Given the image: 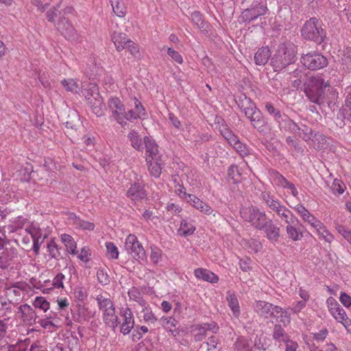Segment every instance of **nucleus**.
I'll return each mask as SVG.
<instances>
[{
	"label": "nucleus",
	"instance_id": "f257e3e1",
	"mask_svg": "<svg viewBox=\"0 0 351 351\" xmlns=\"http://www.w3.org/2000/svg\"><path fill=\"white\" fill-rule=\"evenodd\" d=\"M304 93L310 101L319 106H327L333 109L338 98L336 90L330 86L328 81L316 75L309 77L304 84Z\"/></svg>",
	"mask_w": 351,
	"mask_h": 351
},
{
	"label": "nucleus",
	"instance_id": "f03ea898",
	"mask_svg": "<svg viewBox=\"0 0 351 351\" xmlns=\"http://www.w3.org/2000/svg\"><path fill=\"white\" fill-rule=\"evenodd\" d=\"M240 110L250 121L252 126L261 133H267V122L255 104L245 95H241L236 101Z\"/></svg>",
	"mask_w": 351,
	"mask_h": 351
},
{
	"label": "nucleus",
	"instance_id": "7ed1b4c3",
	"mask_svg": "<svg viewBox=\"0 0 351 351\" xmlns=\"http://www.w3.org/2000/svg\"><path fill=\"white\" fill-rule=\"evenodd\" d=\"M295 47L292 43H280L271 58V64L275 71H281L293 64L295 59Z\"/></svg>",
	"mask_w": 351,
	"mask_h": 351
},
{
	"label": "nucleus",
	"instance_id": "20e7f679",
	"mask_svg": "<svg viewBox=\"0 0 351 351\" xmlns=\"http://www.w3.org/2000/svg\"><path fill=\"white\" fill-rule=\"evenodd\" d=\"M82 93L93 112L97 117H101L103 114V99L99 93L97 85L95 83H89Z\"/></svg>",
	"mask_w": 351,
	"mask_h": 351
},
{
	"label": "nucleus",
	"instance_id": "39448f33",
	"mask_svg": "<svg viewBox=\"0 0 351 351\" xmlns=\"http://www.w3.org/2000/svg\"><path fill=\"white\" fill-rule=\"evenodd\" d=\"M301 34L304 38L313 40L318 44L324 42L326 38V32L316 18H311L306 21L301 29Z\"/></svg>",
	"mask_w": 351,
	"mask_h": 351
},
{
	"label": "nucleus",
	"instance_id": "423d86ee",
	"mask_svg": "<svg viewBox=\"0 0 351 351\" xmlns=\"http://www.w3.org/2000/svg\"><path fill=\"white\" fill-rule=\"evenodd\" d=\"M256 312L265 318L272 317H289L287 312L278 306H274L265 301H256L254 305Z\"/></svg>",
	"mask_w": 351,
	"mask_h": 351
},
{
	"label": "nucleus",
	"instance_id": "0eeeda50",
	"mask_svg": "<svg viewBox=\"0 0 351 351\" xmlns=\"http://www.w3.org/2000/svg\"><path fill=\"white\" fill-rule=\"evenodd\" d=\"M300 62L307 69L315 71L324 68L328 64L327 58L319 53L309 52L303 54Z\"/></svg>",
	"mask_w": 351,
	"mask_h": 351
},
{
	"label": "nucleus",
	"instance_id": "6e6552de",
	"mask_svg": "<svg viewBox=\"0 0 351 351\" xmlns=\"http://www.w3.org/2000/svg\"><path fill=\"white\" fill-rule=\"evenodd\" d=\"M125 249L135 259L143 260L145 257V251L134 234H130L127 237Z\"/></svg>",
	"mask_w": 351,
	"mask_h": 351
},
{
	"label": "nucleus",
	"instance_id": "1a4fd4ad",
	"mask_svg": "<svg viewBox=\"0 0 351 351\" xmlns=\"http://www.w3.org/2000/svg\"><path fill=\"white\" fill-rule=\"evenodd\" d=\"M268 11L266 3L254 2L250 8L242 12V17L245 21L250 22L258 17L265 15Z\"/></svg>",
	"mask_w": 351,
	"mask_h": 351
},
{
	"label": "nucleus",
	"instance_id": "9d476101",
	"mask_svg": "<svg viewBox=\"0 0 351 351\" xmlns=\"http://www.w3.org/2000/svg\"><path fill=\"white\" fill-rule=\"evenodd\" d=\"M219 327L215 322L204 323L202 324H196L192 326L191 332L195 341H202L207 335L208 331L213 333H217Z\"/></svg>",
	"mask_w": 351,
	"mask_h": 351
},
{
	"label": "nucleus",
	"instance_id": "9b49d317",
	"mask_svg": "<svg viewBox=\"0 0 351 351\" xmlns=\"http://www.w3.org/2000/svg\"><path fill=\"white\" fill-rule=\"evenodd\" d=\"M109 107L112 110V115L114 119L121 125L126 123L125 121V109L121 100L117 97H114L109 101Z\"/></svg>",
	"mask_w": 351,
	"mask_h": 351
},
{
	"label": "nucleus",
	"instance_id": "f8f14e48",
	"mask_svg": "<svg viewBox=\"0 0 351 351\" xmlns=\"http://www.w3.org/2000/svg\"><path fill=\"white\" fill-rule=\"evenodd\" d=\"M120 315L123 317L121 332L124 335L130 332L134 326V319L132 311L129 308H121Z\"/></svg>",
	"mask_w": 351,
	"mask_h": 351
},
{
	"label": "nucleus",
	"instance_id": "ddd939ff",
	"mask_svg": "<svg viewBox=\"0 0 351 351\" xmlns=\"http://www.w3.org/2000/svg\"><path fill=\"white\" fill-rule=\"evenodd\" d=\"M127 195L132 201L137 203L146 199L147 193L141 184L138 182L130 186L127 192Z\"/></svg>",
	"mask_w": 351,
	"mask_h": 351
},
{
	"label": "nucleus",
	"instance_id": "4468645a",
	"mask_svg": "<svg viewBox=\"0 0 351 351\" xmlns=\"http://www.w3.org/2000/svg\"><path fill=\"white\" fill-rule=\"evenodd\" d=\"M57 29L68 40H73L76 36L75 29L65 18L58 21Z\"/></svg>",
	"mask_w": 351,
	"mask_h": 351
},
{
	"label": "nucleus",
	"instance_id": "2eb2a0df",
	"mask_svg": "<svg viewBox=\"0 0 351 351\" xmlns=\"http://www.w3.org/2000/svg\"><path fill=\"white\" fill-rule=\"evenodd\" d=\"M23 321L32 325L36 323L38 317L36 311L28 304L21 305L19 308Z\"/></svg>",
	"mask_w": 351,
	"mask_h": 351
},
{
	"label": "nucleus",
	"instance_id": "dca6fc26",
	"mask_svg": "<svg viewBox=\"0 0 351 351\" xmlns=\"http://www.w3.org/2000/svg\"><path fill=\"white\" fill-rule=\"evenodd\" d=\"M195 276L199 279L210 283H217L219 281L218 276L208 269L197 268L194 271Z\"/></svg>",
	"mask_w": 351,
	"mask_h": 351
},
{
	"label": "nucleus",
	"instance_id": "f3484780",
	"mask_svg": "<svg viewBox=\"0 0 351 351\" xmlns=\"http://www.w3.org/2000/svg\"><path fill=\"white\" fill-rule=\"evenodd\" d=\"M271 221H267L264 225L261 226L259 221H256V223H253L257 228H265L267 237L269 240L276 241L279 237V228L274 226L271 223Z\"/></svg>",
	"mask_w": 351,
	"mask_h": 351
},
{
	"label": "nucleus",
	"instance_id": "a211bd4d",
	"mask_svg": "<svg viewBox=\"0 0 351 351\" xmlns=\"http://www.w3.org/2000/svg\"><path fill=\"white\" fill-rule=\"evenodd\" d=\"M144 143L145 145L147 154L146 161L149 162V159L154 160L158 158V145L155 141L150 139L149 137H145L144 138Z\"/></svg>",
	"mask_w": 351,
	"mask_h": 351
},
{
	"label": "nucleus",
	"instance_id": "6ab92c4d",
	"mask_svg": "<svg viewBox=\"0 0 351 351\" xmlns=\"http://www.w3.org/2000/svg\"><path fill=\"white\" fill-rule=\"evenodd\" d=\"M187 202L189 203L192 206L195 208L197 210L205 214H211L213 209L207 204L203 202L200 199L197 197L195 195H192L188 196Z\"/></svg>",
	"mask_w": 351,
	"mask_h": 351
},
{
	"label": "nucleus",
	"instance_id": "aec40b11",
	"mask_svg": "<svg viewBox=\"0 0 351 351\" xmlns=\"http://www.w3.org/2000/svg\"><path fill=\"white\" fill-rule=\"evenodd\" d=\"M271 56V51L268 47L260 48L254 56L255 63L257 65H265Z\"/></svg>",
	"mask_w": 351,
	"mask_h": 351
},
{
	"label": "nucleus",
	"instance_id": "412c9836",
	"mask_svg": "<svg viewBox=\"0 0 351 351\" xmlns=\"http://www.w3.org/2000/svg\"><path fill=\"white\" fill-rule=\"evenodd\" d=\"M111 40L113 42L117 50L119 51L123 50L124 47H125L128 43V41L130 40V39L127 38L125 34L116 32L112 34Z\"/></svg>",
	"mask_w": 351,
	"mask_h": 351
},
{
	"label": "nucleus",
	"instance_id": "4be33fe9",
	"mask_svg": "<svg viewBox=\"0 0 351 351\" xmlns=\"http://www.w3.org/2000/svg\"><path fill=\"white\" fill-rule=\"evenodd\" d=\"M103 319L106 326L114 329L119 324L118 317L115 315V308L104 312Z\"/></svg>",
	"mask_w": 351,
	"mask_h": 351
},
{
	"label": "nucleus",
	"instance_id": "5701e85b",
	"mask_svg": "<svg viewBox=\"0 0 351 351\" xmlns=\"http://www.w3.org/2000/svg\"><path fill=\"white\" fill-rule=\"evenodd\" d=\"M283 117L284 119L279 124V126L287 131H289L296 134L299 130L300 123H295L287 115Z\"/></svg>",
	"mask_w": 351,
	"mask_h": 351
},
{
	"label": "nucleus",
	"instance_id": "b1692460",
	"mask_svg": "<svg viewBox=\"0 0 351 351\" xmlns=\"http://www.w3.org/2000/svg\"><path fill=\"white\" fill-rule=\"evenodd\" d=\"M8 320V319L0 320V350L9 346L8 341L6 339V334L8 328L7 323Z\"/></svg>",
	"mask_w": 351,
	"mask_h": 351
},
{
	"label": "nucleus",
	"instance_id": "393cba45",
	"mask_svg": "<svg viewBox=\"0 0 351 351\" xmlns=\"http://www.w3.org/2000/svg\"><path fill=\"white\" fill-rule=\"evenodd\" d=\"M227 302L228 303V306L230 308L233 315L236 317H239L240 315V307L239 305V302L234 294L231 293L230 292H228V295L226 297Z\"/></svg>",
	"mask_w": 351,
	"mask_h": 351
},
{
	"label": "nucleus",
	"instance_id": "a878e982",
	"mask_svg": "<svg viewBox=\"0 0 351 351\" xmlns=\"http://www.w3.org/2000/svg\"><path fill=\"white\" fill-rule=\"evenodd\" d=\"M344 118L351 122V90L347 91L345 94L344 106L340 109Z\"/></svg>",
	"mask_w": 351,
	"mask_h": 351
},
{
	"label": "nucleus",
	"instance_id": "bb28decb",
	"mask_svg": "<svg viewBox=\"0 0 351 351\" xmlns=\"http://www.w3.org/2000/svg\"><path fill=\"white\" fill-rule=\"evenodd\" d=\"M61 240L65 245L67 251L71 254H76L77 245L73 240V237L67 234H62L61 235Z\"/></svg>",
	"mask_w": 351,
	"mask_h": 351
},
{
	"label": "nucleus",
	"instance_id": "cd10ccee",
	"mask_svg": "<svg viewBox=\"0 0 351 351\" xmlns=\"http://www.w3.org/2000/svg\"><path fill=\"white\" fill-rule=\"evenodd\" d=\"M311 145L317 150L322 149L326 143L325 136L319 133L313 132V136L310 140Z\"/></svg>",
	"mask_w": 351,
	"mask_h": 351
},
{
	"label": "nucleus",
	"instance_id": "c85d7f7f",
	"mask_svg": "<svg viewBox=\"0 0 351 351\" xmlns=\"http://www.w3.org/2000/svg\"><path fill=\"white\" fill-rule=\"evenodd\" d=\"M221 134L223 136V138L228 142V143L231 145L232 143L235 144L237 142L238 137L233 134L231 130L226 125H222L219 127V129Z\"/></svg>",
	"mask_w": 351,
	"mask_h": 351
},
{
	"label": "nucleus",
	"instance_id": "c756f323",
	"mask_svg": "<svg viewBox=\"0 0 351 351\" xmlns=\"http://www.w3.org/2000/svg\"><path fill=\"white\" fill-rule=\"evenodd\" d=\"M96 300L99 309L103 310L104 312H106L107 310L108 311L114 308L112 302L109 298H106L102 295H98Z\"/></svg>",
	"mask_w": 351,
	"mask_h": 351
},
{
	"label": "nucleus",
	"instance_id": "7c9ffc66",
	"mask_svg": "<svg viewBox=\"0 0 351 351\" xmlns=\"http://www.w3.org/2000/svg\"><path fill=\"white\" fill-rule=\"evenodd\" d=\"M195 230V227L190 221H181L178 232L180 235L187 237L192 234Z\"/></svg>",
	"mask_w": 351,
	"mask_h": 351
},
{
	"label": "nucleus",
	"instance_id": "2f4dec72",
	"mask_svg": "<svg viewBox=\"0 0 351 351\" xmlns=\"http://www.w3.org/2000/svg\"><path fill=\"white\" fill-rule=\"evenodd\" d=\"M265 109L270 115L274 117L275 120L278 123V124H280L284 119L283 117H286L285 114H282L278 109L276 108L269 102L265 103Z\"/></svg>",
	"mask_w": 351,
	"mask_h": 351
},
{
	"label": "nucleus",
	"instance_id": "473e14b6",
	"mask_svg": "<svg viewBox=\"0 0 351 351\" xmlns=\"http://www.w3.org/2000/svg\"><path fill=\"white\" fill-rule=\"evenodd\" d=\"M313 130L307 125L300 123L297 135L306 142H309L313 136Z\"/></svg>",
	"mask_w": 351,
	"mask_h": 351
},
{
	"label": "nucleus",
	"instance_id": "72a5a7b5",
	"mask_svg": "<svg viewBox=\"0 0 351 351\" xmlns=\"http://www.w3.org/2000/svg\"><path fill=\"white\" fill-rule=\"evenodd\" d=\"M114 14L119 16L123 17L126 14V7L121 1L119 0H110Z\"/></svg>",
	"mask_w": 351,
	"mask_h": 351
},
{
	"label": "nucleus",
	"instance_id": "f704fd0d",
	"mask_svg": "<svg viewBox=\"0 0 351 351\" xmlns=\"http://www.w3.org/2000/svg\"><path fill=\"white\" fill-rule=\"evenodd\" d=\"M162 326L167 330L168 331L171 332L172 335L176 336L174 334V332H176V326L178 324V322L176 319L172 317H166V318H162Z\"/></svg>",
	"mask_w": 351,
	"mask_h": 351
},
{
	"label": "nucleus",
	"instance_id": "c9c22d12",
	"mask_svg": "<svg viewBox=\"0 0 351 351\" xmlns=\"http://www.w3.org/2000/svg\"><path fill=\"white\" fill-rule=\"evenodd\" d=\"M147 162L149 164L148 168L151 174L156 178L158 177L162 170L161 165L158 162V158L154 160L149 159V162Z\"/></svg>",
	"mask_w": 351,
	"mask_h": 351
},
{
	"label": "nucleus",
	"instance_id": "e433bc0d",
	"mask_svg": "<svg viewBox=\"0 0 351 351\" xmlns=\"http://www.w3.org/2000/svg\"><path fill=\"white\" fill-rule=\"evenodd\" d=\"M128 138L131 141L132 146L136 150L141 151L143 149V143L141 136L135 131H132L128 134Z\"/></svg>",
	"mask_w": 351,
	"mask_h": 351
},
{
	"label": "nucleus",
	"instance_id": "4c0bfd02",
	"mask_svg": "<svg viewBox=\"0 0 351 351\" xmlns=\"http://www.w3.org/2000/svg\"><path fill=\"white\" fill-rule=\"evenodd\" d=\"M191 21L199 29L202 31L206 30V23L199 12L196 11L191 14Z\"/></svg>",
	"mask_w": 351,
	"mask_h": 351
},
{
	"label": "nucleus",
	"instance_id": "58836bf2",
	"mask_svg": "<svg viewBox=\"0 0 351 351\" xmlns=\"http://www.w3.org/2000/svg\"><path fill=\"white\" fill-rule=\"evenodd\" d=\"M341 61L345 66V69L351 70V47H348L343 51Z\"/></svg>",
	"mask_w": 351,
	"mask_h": 351
},
{
	"label": "nucleus",
	"instance_id": "ea45409f",
	"mask_svg": "<svg viewBox=\"0 0 351 351\" xmlns=\"http://www.w3.org/2000/svg\"><path fill=\"white\" fill-rule=\"evenodd\" d=\"M234 149L237 152V153L242 157L247 156L250 154V150L248 149V147L242 143L239 138H237V142L234 143H232L231 145Z\"/></svg>",
	"mask_w": 351,
	"mask_h": 351
},
{
	"label": "nucleus",
	"instance_id": "a19ab883",
	"mask_svg": "<svg viewBox=\"0 0 351 351\" xmlns=\"http://www.w3.org/2000/svg\"><path fill=\"white\" fill-rule=\"evenodd\" d=\"M234 345L238 351H252V350L248 340L242 337L237 340Z\"/></svg>",
	"mask_w": 351,
	"mask_h": 351
},
{
	"label": "nucleus",
	"instance_id": "79ce46f5",
	"mask_svg": "<svg viewBox=\"0 0 351 351\" xmlns=\"http://www.w3.org/2000/svg\"><path fill=\"white\" fill-rule=\"evenodd\" d=\"M107 270L108 269H99L97 272V280L102 285H108L110 282Z\"/></svg>",
	"mask_w": 351,
	"mask_h": 351
},
{
	"label": "nucleus",
	"instance_id": "37998d69",
	"mask_svg": "<svg viewBox=\"0 0 351 351\" xmlns=\"http://www.w3.org/2000/svg\"><path fill=\"white\" fill-rule=\"evenodd\" d=\"M35 308L46 312L49 308V303L43 297H37L33 302Z\"/></svg>",
	"mask_w": 351,
	"mask_h": 351
},
{
	"label": "nucleus",
	"instance_id": "c03bdc74",
	"mask_svg": "<svg viewBox=\"0 0 351 351\" xmlns=\"http://www.w3.org/2000/svg\"><path fill=\"white\" fill-rule=\"evenodd\" d=\"M106 251L108 256L112 259H117L119 257L118 248L112 242L106 243Z\"/></svg>",
	"mask_w": 351,
	"mask_h": 351
},
{
	"label": "nucleus",
	"instance_id": "a18cd8bd",
	"mask_svg": "<svg viewBox=\"0 0 351 351\" xmlns=\"http://www.w3.org/2000/svg\"><path fill=\"white\" fill-rule=\"evenodd\" d=\"M61 84L67 91L77 93L78 86L73 79H64L62 80Z\"/></svg>",
	"mask_w": 351,
	"mask_h": 351
},
{
	"label": "nucleus",
	"instance_id": "49530a36",
	"mask_svg": "<svg viewBox=\"0 0 351 351\" xmlns=\"http://www.w3.org/2000/svg\"><path fill=\"white\" fill-rule=\"evenodd\" d=\"M271 176L273 178L276 184L283 188L286 186V184L288 182V180L278 171H272L271 173Z\"/></svg>",
	"mask_w": 351,
	"mask_h": 351
},
{
	"label": "nucleus",
	"instance_id": "de8ad7c7",
	"mask_svg": "<svg viewBox=\"0 0 351 351\" xmlns=\"http://www.w3.org/2000/svg\"><path fill=\"white\" fill-rule=\"evenodd\" d=\"M262 197L271 209L273 210L276 209V208H279L280 203L278 201L274 199L268 193H263Z\"/></svg>",
	"mask_w": 351,
	"mask_h": 351
},
{
	"label": "nucleus",
	"instance_id": "09e8293b",
	"mask_svg": "<svg viewBox=\"0 0 351 351\" xmlns=\"http://www.w3.org/2000/svg\"><path fill=\"white\" fill-rule=\"evenodd\" d=\"M162 252L158 247H152L150 259L154 264L158 263L162 259Z\"/></svg>",
	"mask_w": 351,
	"mask_h": 351
},
{
	"label": "nucleus",
	"instance_id": "8fccbe9b",
	"mask_svg": "<svg viewBox=\"0 0 351 351\" xmlns=\"http://www.w3.org/2000/svg\"><path fill=\"white\" fill-rule=\"evenodd\" d=\"M28 232L31 234L33 239H39L41 240L43 237H45V235H43L42 230L34 226L27 229Z\"/></svg>",
	"mask_w": 351,
	"mask_h": 351
},
{
	"label": "nucleus",
	"instance_id": "3c124183",
	"mask_svg": "<svg viewBox=\"0 0 351 351\" xmlns=\"http://www.w3.org/2000/svg\"><path fill=\"white\" fill-rule=\"evenodd\" d=\"M245 210L250 214V219H261L265 216V213L256 208H248Z\"/></svg>",
	"mask_w": 351,
	"mask_h": 351
},
{
	"label": "nucleus",
	"instance_id": "603ef678",
	"mask_svg": "<svg viewBox=\"0 0 351 351\" xmlns=\"http://www.w3.org/2000/svg\"><path fill=\"white\" fill-rule=\"evenodd\" d=\"M47 249L52 258H56L60 255L58 249V245L53 241H50L47 243Z\"/></svg>",
	"mask_w": 351,
	"mask_h": 351
},
{
	"label": "nucleus",
	"instance_id": "864d4df0",
	"mask_svg": "<svg viewBox=\"0 0 351 351\" xmlns=\"http://www.w3.org/2000/svg\"><path fill=\"white\" fill-rule=\"evenodd\" d=\"M134 108H133L137 113V117L141 119L143 116L145 115V110L141 103L136 97L134 98Z\"/></svg>",
	"mask_w": 351,
	"mask_h": 351
},
{
	"label": "nucleus",
	"instance_id": "5fc2aeb1",
	"mask_svg": "<svg viewBox=\"0 0 351 351\" xmlns=\"http://www.w3.org/2000/svg\"><path fill=\"white\" fill-rule=\"evenodd\" d=\"M167 53L178 64H182L183 62L181 55L173 48L169 47L167 49Z\"/></svg>",
	"mask_w": 351,
	"mask_h": 351
},
{
	"label": "nucleus",
	"instance_id": "6e6d98bb",
	"mask_svg": "<svg viewBox=\"0 0 351 351\" xmlns=\"http://www.w3.org/2000/svg\"><path fill=\"white\" fill-rule=\"evenodd\" d=\"M326 303L331 315L335 314L337 312V308L341 306L338 302L332 297H330L327 299Z\"/></svg>",
	"mask_w": 351,
	"mask_h": 351
},
{
	"label": "nucleus",
	"instance_id": "4d7b16f0",
	"mask_svg": "<svg viewBox=\"0 0 351 351\" xmlns=\"http://www.w3.org/2000/svg\"><path fill=\"white\" fill-rule=\"evenodd\" d=\"M126 49L129 51V52L131 53L132 56H136L138 52L139 49L137 45L135 44V43L131 40L128 41L127 45L125 47H124V49Z\"/></svg>",
	"mask_w": 351,
	"mask_h": 351
},
{
	"label": "nucleus",
	"instance_id": "13d9d810",
	"mask_svg": "<svg viewBox=\"0 0 351 351\" xmlns=\"http://www.w3.org/2000/svg\"><path fill=\"white\" fill-rule=\"evenodd\" d=\"M310 223L311 226L316 229L317 234L320 237L324 232H326V228L322 226L320 221H313L311 223V221H307Z\"/></svg>",
	"mask_w": 351,
	"mask_h": 351
},
{
	"label": "nucleus",
	"instance_id": "bf43d9fd",
	"mask_svg": "<svg viewBox=\"0 0 351 351\" xmlns=\"http://www.w3.org/2000/svg\"><path fill=\"white\" fill-rule=\"evenodd\" d=\"M275 210L280 217L289 218L291 215V213L289 210L287 209L285 207H283L279 204V208H276V209H273Z\"/></svg>",
	"mask_w": 351,
	"mask_h": 351
},
{
	"label": "nucleus",
	"instance_id": "052dcab7",
	"mask_svg": "<svg viewBox=\"0 0 351 351\" xmlns=\"http://www.w3.org/2000/svg\"><path fill=\"white\" fill-rule=\"evenodd\" d=\"M332 189L334 193L342 194L344 192V184L339 180H335L332 185Z\"/></svg>",
	"mask_w": 351,
	"mask_h": 351
},
{
	"label": "nucleus",
	"instance_id": "680f3d73",
	"mask_svg": "<svg viewBox=\"0 0 351 351\" xmlns=\"http://www.w3.org/2000/svg\"><path fill=\"white\" fill-rule=\"evenodd\" d=\"M65 276L62 273L58 274L53 280V285L58 289L64 288L63 280Z\"/></svg>",
	"mask_w": 351,
	"mask_h": 351
},
{
	"label": "nucleus",
	"instance_id": "e2e57ef3",
	"mask_svg": "<svg viewBox=\"0 0 351 351\" xmlns=\"http://www.w3.org/2000/svg\"><path fill=\"white\" fill-rule=\"evenodd\" d=\"M285 335V330L280 325H275L274 328L273 337L275 339L280 340L283 338ZM285 341V339H282Z\"/></svg>",
	"mask_w": 351,
	"mask_h": 351
},
{
	"label": "nucleus",
	"instance_id": "0e129e2a",
	"mask_svg": "<svg viewBox=\"0 0 351 351\" xmlns=\"http://www.w3.org/2000/svg\"><path fill=\"white\" fill-rule=\"evenodd\" d=\"M333 317L339 322H343L344 319L347 317L346 311L343 308L338 307L337 312L335 314H332Z\"/></svg>",
	"mask_w": 351,
	"mask_h": 351
},
{
	"label": "nucleus",
	"instance_id": "69168bd1",
	"mask_svg": "<svg viewBox=\"0 0 351 351\" xmlns=\"http://www.w3.org/2000/svg\"><path fill=\"white\" fill-rule=\"evenodd\" d=\"M337 230L349 242L351 240V230L343 226H338Z\"/></svg>",
	"mask_w": 351,
	"mask_h": 351
},
{
	"label": "nucleus",
	"instance_id": "338daca9",
	"mask_svg": "<svg viewBox=\"0 0 351 351\" xmlns=\"http://www.w3.org/2000/svg\"><path fill=\"white\" fill-rule=\"evenodd\" d=\"M143 312H144L143 318L145 322H149L151 323H154L156 321L157 319L155 317V315H154V313L152 312V311H150L147 308H145L143 310Z\"/></svg>",
	"mask_w": 351,
	"mask_h": 351
},
{
	"label": "nucleus",
	"instance_id": "774afa93",
	"mask_svg": "<svg viewBox=\"0 0 351 351\" xmlns=\"http://www.w3.org/2000/svg\"><path fill=\"white\" fill-rule=\"evenodd\" d=\"M295 211L303 218V219H306V218H308L310 215V213L301 204H299L295 208Z\"/></svg>",
	"mask_w": 351,
	"mask_h": 351
}]
</instances>
